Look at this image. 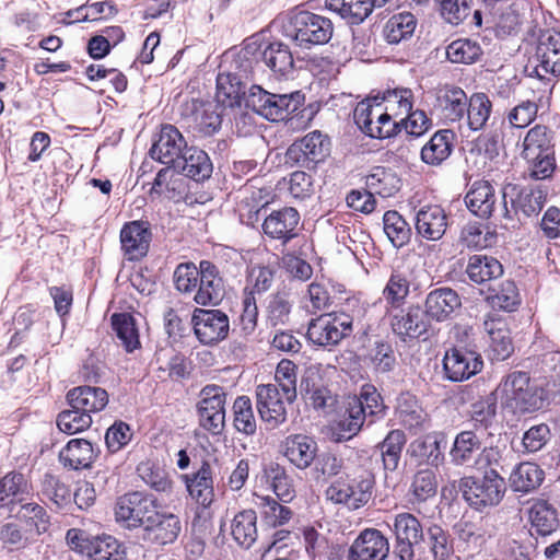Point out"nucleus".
Instances as JSON below:
<instances>
[{
	"mask_svg": "<svg viewBox=\"0 0 560 560\" xmlns=\"http://www.w3.org/2000/svg\"><path fill=\"white\" fill-rule=\"evenodd\" d=\"M173 168L195 182H203L210 178L213 165L203 150L189 147L176 160Z\"/></svg>",
	"mask_w": 560,
	"mask_h": 560,
	"instance_id": "obj_29",
	"label": "nucleus"
},
{
	"mask_svg": "<svg viewBox=\"0 0 560 560\" xmlns=\"http://www.w3.org/2000/svg\"><path fill=\"white\" fill-rule=\"evenodd\" d=\"M505 490L504 478L495 468L486 469L481 478L469 477L463 481V497L476 510L498 505Z\"/></svg>",
	"mask_w": 560,
	"mask_h": 560,
	"instance_id": "obj_6",
	"label": "nucleus"
},
{
	"mask_svg": "<svg viewBox=\"0 0 560 560\" xmlns=\"http://www.w3.org/2000/svg\"><path fill=\"white\" fill-rule=\"evenodd\" d=\"M351 331V320L346 314H324L312 319L307 328V339L319 347L338 345Z\"/></svg>",
	"mask_w": 560,
	"mask_h": 560,
	"instance_id": "obj_11",
	"label": "nucleus"
},
{
	"mask_svg": "<svg viewBox=\"0 0 560 560\" xmlns=\"http://www.w3.org/2000/svg\"><path fill=\"white\" fill-rule=\"evenodd\" d=\"M497 400L495 392H491L470 404L468 416L476 429L487 430L493 425L497 418Z\"/></svg>",
	"mask_w": 560,
	"mask_h": 560,
	"instance_id": "obj_45",
	"label": "nucleus"
},
{
	"mask_svg": "<svg viewBox=\"0 0 560 560\" xmlns=\"http://www.w3.org/2000/svg\"><path fill=\"white\" fill-rule=\"evenodd\" d=\"M410 284L406 272L394 270L382 292L386 303L392 307L401 306L410 293Z\"/></svg>",
	"mask_w": 560,
	"mask_h": 560,
	"instance_id": "obj_49",
	"label": "nucleus"
},
{
	"mask_svg": "<svg viewBox=\"0 0 560 560\" xmlns=\"http://www.w3.org/2000/svg\"><path fill=\"white\" fill-rule=\"evenodd\" d=\"M188 148L185 138L175 126L163 125L159 139L150 149V155L163 164L174 165L176 160Z\"/></svg>",
	"mask_w": 560,
	"mask_h": 560,
	"instance_id": "obj_25",
	"label": "nucleus"
},
{
	"mask_svg": "<svg viewBox=\"0 0 560 560\" xmlns=\"http://www.w3.org/2000/svg\"><path fill=\"white\" fill-rule=\"evenodd\" d=\"M233 423L234 428L245 434L253 435L256 433L257 423L254 416L250 399L247 396H240L233 404Z\"/></svg>",
	"mask_w": 560,
	"mask_h": 560,
	"instance_id": "obj_63",
	"label": "nucleus"
},
{
	"mask_svg": "<svg viewBox=\"0 0 560 560\" xmlns=\"http://www.w3.org/2000/svg\"><path fill=\"white\" fill-rule=\"evenodd\" d=\"M544 480V471L538 465L529 462L521 463L511 472L509 481L511 488L516 492H530Z\"/></svg>",
	"mask_w": 560,
	"mask_h": 560,
	"instance_id": "obj_44",
	"label": "nucleus"
},
{
	"mask_svg": "<svg viewBox=\"0 0 560 560\" xmlns=\"http://www.w3.org/2000/svg\"><path fill=\"white\" fill-rule=\"evenodd\" d=\"M535 58L537 65L535 72L537 77L546 74H560V33L555 30H547L539 35L536 46Z\"/></svg>",
	"mask_w": 560,
	"mask_h": 560,
	"instance_id": "obj_24",
	"label": "nucleus"
},
{
	"mask_svg": "<svg viewBox=\"0 0 560 560\" xmlns=\"http://www.w3.org/2000/svg\"><path fill=\"white\" fill-rule=\"evenodd\" d=\"M546 192L532 186H520L508 183L502 187L499 203V215L506 222H512L518 213L530 217L538 213L546 202Z\"/></svg>",
	"mask_w": 560,
	"mask_h": 560,
	"instance_id": "obj_3",
	"label": "nucleus"
},
{
	"mask_svg": "<svg viewBox=\"0 0 560 560\" xmlns=\"http://www.w3.org/2000/svg\"><path fill=\"white\" fill-rule=\"evenodd\" d=\"M301 94H273L259 85H252L246 96V107L271 121L287 119L301 105Z\"/></svg>",
	"mask_w": 560,
	"mask_h": 560,
	"instance_id": "obj_5",
	"label": "nucleus"
},
{
	"mask_svg": "<svg viewBox=\"0 0 560 560\" xmlns=\"http://www.w3.org/2000/svg\"><path fill=\"white\" fill-rule=\"evenodd\" d=\"M253 502L260 513L262 524L268 527L283 526L292 518V510L270 495L255 493Z\"/></svg>",
	"mask_w": 560,
	"mask_h": 560,
	"instance_id": "obj_39",
	"label": "nucleus"
},
{
	"mask_svg": "<svg viewBox=\"0 0 560 560\" xmlns=\"http://www.w3.org/2000/svg\"><path fill=\"white\" fill-rule=\"evenodd\" d=\"M246 84L236 73H219L217 77L215 100L223 107L241 106L242 101L246 103Z\"/></svg>",
	"mask_w": 560,
	"mask_h": 560,
	"instance_id": "obj_33",
	"label": "nucleus"
},
{
	"mask_svg": "<svg viewBox=\"0 0 560 560\" xmlns=\"http://www.w3.org/2000/svg\"><path fill=\"white\" fill-rule=\"evenodd\" d=\"M467 208L481 219L493 218L503 221L499 215V203L494 187L487 180L475 182L465 196Z\"/></svg>",
	"mask_w": 560,
	"mask_h": 560,
	"instance_id": "obj_20",
	"label": "nucleus"
},
{
	"mask_svg": "<svg viewBox=\"0 0 560 560\" xmlns=\"http://www.w3.org/2000/svg\"><path fill=\"white\" fill-rule=\"evenodd\" d=\"M550 153H555L553 132L544 125L532 127L523 141V158L525 160H534L539 154Z\"/></svg>",
	"mask_w": 560,
	"mask_h": 560,
	"instance_id": "obj_38",
	"label": "nucleus"
},
{
	"mask_svg": "<svg viewBox=\"0 0 560 560\" xmlns=\"http://www.w3.org/2000/svg\"><path fill=\"white\" fill-rule=\"evenodd\" d=\"M289 404L296 398V365L290 360H281L276 369L275 383Z\"/></svg>",
	"mask_w": 560,
	"mask_h": 560,
	"instance_id": "obj_62",
	"label": "nucleus"
},
{
	"mask_svg": "<svg viewBox=\"0 0 560 560\" xmlns=\"http://www.w3.org/2000/svg\"><path fill=\"white\" fill-rule=\"evenodd\" d=\"M481 55V46L469 38L456 39L446 47L447 59L453 63H474Z\"/></svg>",
	"mask_w": 560,
	"mask_h": 560,
	"instance_id": "obj_60",
	"label": "nucleus"
},
{
	"mask_svg": "<svg viewBox=\"0 0 560 560\" xmlns=\"http://www.w3.org/2000/svg\"><path fill=\"white\" fill-rule=\"evenodd\" d=\"M28 493V485L24 476L20 472H9L0 479V509L23 500V495Z\"/></svg>",
	"mask_w": 560,
	"mask_h": 560,
	"instance_id": "obj_52",
	"label": "nucleus"
},
{
	"mask_svg": "<svg viewBox=\"0 0 560 560\" xmlns=\"http://www.w3.org/2000/svg\"><path fill=\"white\" fill-rule=\"evenodd\" d=\"M504 407L514 412H533L544 406L542 389L530 381L528 373L513 371L497 387Z\"/></svg>",
	"mask_w": 560,
	"mask_h": 560,
	"instance_id": "obj_1",
	"label": "nucleus"
},
{
	"mask_svg": "<svg viewBox=\"0 0 560 560\" xmlns=\"http://www.w3.org/2000/svg\"><path fill=\"white\" fill-rule=\"evenodd\" d=\"M388 552V539L381 530L366 528L352 542L348 560H384Z\"/></svg>",
	"mask_w": 560,
	"mask_h": 560,
	"instance_id": "obj_23",
	"label": "nucleus"
},
{
	"mask_svg": "<svg viewBox=\"0 0 560 560\" xmlns=\"http://www.w3.org/2000/svg\"><path fill=\"white\" fill-rule=\"evenodd\" d=\"M485 331L489 336L488 353L491 360L503 361L514 351L511 332L502 318L488 317L483 322Z\"/></svg>",
	"mask_w": 560,
	"mask_h": 560,
	"instance_id": "obj_28",
	"label": "nucleus"
},
{
	"mask_svg": "<svg viewBox=\"0 0 560 560\" xmlns=\"http://www.w3.org/2000/svg\"><path fill=\"white\" fill-rule=\"evenodd\" d=\"M137 472L141 480L151 489L163 493L172 492L173 482L168 474L154 463L149 460L140 463L137 467Z\"/></svg>",
	"mask_w": 560,
	"mask_h": 560,
	"instance_id": "obj_56",
	"label": "nucleus"
},
{
	"mask_svg": "<svg viewBox=\"0 0 560 560\" xmlns=\"http://www.w3.org/2000/svg\"><path fill=\"white\" fill-rule=\"evenodd\" d=\"M466 273L472 282L481 284L501 277L503 266L495 257L476 254L469 257Z\"/></svg>",
	"mask_w": 560,
	"mask_h": 560,
	"instance_id": "obj_40",
	"label": "nucleus"
},
{
	"mask_svg": "<svg viewBox=\"0 0 560 560\" xmlns=\"http://www.w3.org/2000/svg\"><path fill=\"white\" fill-rule=\"evenodd\" d=\"M390 326L393 332L406 342L425 335L431 322L424 310L413 305L395 314L390 319Z\"/></svg>",
	"mask_w": 560,
	"mask_h": 560,
	"instance_id": "obj_21",
	"label": "nucleus"
},
{
	"mask_svg": "<svg viewBox=\"0 0 560 560\" xmlns=\"http://www.w3.org/2000/svg\"><path fill=\"white\" fill-rule=\"evenodd\" d=\"M89 560H121L120 546L112 536L96 537L86 549Z\"/></svg>",
	"mask_w": 560,
	"mask_h": 560,
	"instance_id": "obj_64",
	"label": "nucleus"
},
{
	"mask_svg": "<svg viewBox=\"0 0 560 560\" xmlns=\"http://www.w3.org/2000/svg\"><path fill=\"white\" fill-rule=\"evenodd\" d=\"M417 26V20L409 12L393 15L385 24L384 35L389 44H398L412 36Z\"/></svg>",
	"mask_w": 560,
	"mask_h": 560,
	"instance_id": "obj_48",
	"label": "nucleus"
},
{
	"mask_svg": "<svg viewBox=\"0 0 560 560\" xmlns=\"http://www.w3.org/2000/svg\"><path fill=\"white\" fill-rule=\"evenodd\" d=\"M381 104L388 116L395 119L398 116L407 115L412 109L413 93L406 88L388 90L384 93Z\"/></svg>",
	"mask_w": 560,
	"mask_h": 560,
	"instance_id": "obj_54",
	"label": "nucleus"
},
{
	"mask_svg": "<svg viewBox=\"0 0 560 560\" xmlns=\"http://www.w3.org/2000/svg\"><path fill=\"white\" fill-rule=\"evenodd\" d=\"M364 421V412L362 407L357 404L350 405V402H348L345 416L335 424L332 429V436L335 441H348L355 436L360 432Z\"/></svg>",
	"mask_w": 560,
	"mask_h": 560,
	"instance_id": "obj_47",
	"label": "nucleus"
},
{
	"mask_svg": "<svg viewBox=\"0 0 560 560\" xmlns=\"http://www.w3.org/2000/svg\"><path fill=\"white\" fill-rule=\"evenodd\" d=\"M112 326L127 352H132L140 346L139 334L132 315L128 313L114 314Z\"/></svg>",
	"mask_w": 560,
	"mask_h": 560,
	"instance_id": "obj_50",
	"label": "nucleus"
},
{
	"mask_svg": "<svg viewBox=\"0 0 560 560\" xmlns=\"http://www.w3.org/2000/svg\"><path fill=\"white\" fill-rule=\"evenodd\" d=\"M325 7L350 24L362 23L376 8L372 0H325Z\"/></svg>",
	"mask_w": 560,
	"mask_h": 560,
	"instance_id": "obj_41",
	"label": "nucleus"
},
{
	"mask_svg": "<svg viewBox=\"0 0 560 560\" xmlns=\"http://www.w3.org/2000/svg\"><path fill=\"white\" fill-rule=\"evenodd\" d=\"M468 101L462 88L452 84L440 86L435 92L433 113L445 125L460 122L467 114Z\"/></svg>",
	"mask_w": 560,
	"mask_h": 560,
	"instance_id": "obj_13",
	"label": "nucleus"
},
{
	"mask_svg": "<svg viewBox=\"0 0 560 560\" xmlns=\"http://www.w3.org/2000/svg\"><path fill=\"white\" fill-rule=\"evenodd\" d=\"M481 447V441L472 431L459 432L450 452L452 462L456 465H464L472 459V456Z\"/></svg>",
	"mask_w": 560,
	"mask_h": 560,
	"instance_id": "obj_55",
	"label": "nucleus"
},
{
	"mask_svg": "<svg viewBox=\"0 0 560 560\" xmlns=\"http://www.w3.org/2000/svg\"><path fill=\"white\" fill-rule=\"evenodd\" d=\"M365 185L373 196L378 195L383 198H388L399 190L400 179L393 170L375 166L365 177Z\"/></svg>",
	"mask_w": 560,
	"mask_h": 560,
	"instance_id": "obj_42",
	"label": "nucleus"
},
{
	"mask_svg": "<svg viewBox=\"0 0 560 560\" xmlns=\"http://www.w3.org/2000/svg\"><path fill=\"white\" fill-rule=\"evenodd\" d=\"M67 401L70 407L91 416L106 407L108 394L101 387L79 386L68 392Z\"/></svg>",
	"mask_w": 560,
	"mask_h": 560,
	"instance_id": "obj_31",
	"label": "nucleus"
},
{
	"mask_svg": "<svg viewBox=\"0 0 560 560\" xmlns=\"http://www.w3.org/2000/svg\"><path fill=\"white\" fill-rule=\"evenodd\" d=\"M395 412L399 423L409 431L417 433L425 429L428 415L413 395L409 393L400 394L397 398Z\"/></svg>",
	"mask_w": 560,
	"mask_h": 560,
	"instance_id": "obj_32",
	"label": "nucleus"
},
{
	"mask_svg": "<svg viewBox=\"0 0 560 560\" xmlns=\"http://www.w3.org/2000/svg\"><path fill=\"white\" fill-rule=\"evenodd\" d=\"M374 485V477L368 471L347 475L336 479L326 489V498L336 504H343L350 510H358L372 499Z\"/></svg>",
	"mask_w": 560,
	"mask_h": 560,
	"instance_id": "obj_4",
	"label": "nucleus"
},
{
	"mask_svg": "<svg viewBox=\"0 0 560 560\" xmlns=\"http://www.w3.org/2000/svg\"><path fill=\"white\" fill-rule=\"evenodd\" d=\"M200 279L194 301L202 306L219 304L225 294L224 280L217 265L200 260Z\"/></svg>",
	"mask_w": 560,
	"mask_h": 560,
	"instance_id": "obj_22",
	"label": "nucleus"
},
{
	"mask_svg": "<svg viewBox=\"0 0 560 560\" xmlns=\"http://www.w3.org/2000/svg\"><path fill=\"white\" fill-rule=\"evenodd\" d=\"M257 410L269 429H275L287 420L289 404L277 385H259L256 389Z\"/></svg>",
	"mask_w": 560,
	"mask_h": 560,
	"instance_id": "obj_16",
	"label": "nucleus"
},
{
	"mask_svg": "<svg viewBox=\"0 0 560 560\" xmlns=\"http://www.w3.org/2000/svg\"><path fill=\"white\" fill-rule=\"evenodd\" d=\"M425 533V542L434 560H448L453 553V542L448 532L439 524H431Z\"/></svg>",
	"mask_w": 560,
	"mask_h": 560,
	"instance_id": "obj_58",
	"label": "nucleus"
},
{
	"mask_svg": "<svg viewBox=\"0 0 560 560\" xmlns=\"http://www.w3.org/2000/svg\"><path fill=\"white\" fill-rule=\"evenodd\" d=\"M462 308V298L452 288L431 290L424 300V312L430 322L443 323L452 319Z\"/></svg>",
	"mask_w": 560,
	"mask_h": 560,
	"instance_id": "obj_17",
	"label": "nucleus"
},
{
	"mask_svg": "<svg viewBox=\"0 0 560 560\" xmlns=\"http://www.w3.org/2000/svg\"><path fill=\"white\" fill-rule=\"evenodd\" d=\"M180 530L182 524L177 515L155 508L149 518L144 520L140 537L145 542L165 546L173 544Z\"/></svg>",
	"mask_w": 560,
	"mask_h": 560,
	"instance_id": "obj_12",
	"label": "nucleus"
},
{
	"mask_svg": "<svg viewBox=\"0 0 560 560\" xmlns=\"http://www.w3.org/2000/svg\"><path fill=\"white\" fill-rule=\"evenodd\" d=\"M530 528L540 536L551 535L559 527L558 512L552 504L537 500L528 509Z\"/></svg>",
	"mask_w": 560,
	"mask_h": 560,
	"instance_id": "obj_37",
	"label": "nucleus"
},
{
	"mask_svg": "<svg viewBox=\"0 0 560 560\" xmlns=\"http://www.w3.org/2000/svg\"><path fill=\"white\" fill-rule=\"evenodd\" d=\"M189 497L199 505L209 508L214 500L213 471L208 462L191 472L182 475Z\"/></svg>",
	"mask_w": 560,
	"mask_h": 560,
	"instance_id": "obj_27",
	"label": "nucleus"
},
{
	"mask_svg": "<svg viewBox=\"0 0 560 560\" xmlns=\"http://www.w3.org/2000/svg\"><path fill=\"white\" fill-rule=\"evenodd\" d=\"M284 456L299 469H305L313 463L317 444L310 436L295 434L288 436L283 444Z\"/></svg>",
	"mask_w": 560,
	"mask_h": 560,
	"instance_id": "obj_34",
	"label": "nucleus"
},
{
	"mask_svg": "<svg viewBox=\"0 0 560 560\" xmlns=\"http://www.w3.org/2000/svg\"><path fill=\"white\" fill-rule=\"evenodd\" d=\"M350 405H360L364 412V420L370 418V422L385 415V405L383 398L372 385H364L359 397H353Z\"/></svg>",
	"mask_w": 560,
	"mask_h": 560,
	"instance_id": "obj_59",
	"label": "nucleus"
},
{
	"mask_svg": "<svg viewBox=\"0 0 560 560\" xmlns=\"http://www.w3.org/2000/svg\"><path fill=\"white\" fill-rule=\"evenodd\" d=\"M357 126L366 136L375 139H386L400 132V125L392 119L382 104L370 100L358 103L353 112Z\"/></svg>",
	"mask_w": 560,
	"mask_h": 560,
	"instance_id": "obj_7",
	"label": "nucleus"
},
{
	"mask_svg": "<svg viewBox=\"0 0 560 560\" xmlns=\"http://www.w3.org/2000/svg\"><path fill=\"white\" fill-rule=\"evenodd\" d=\"M95 457L92 443L84 439L70 440L59 453L62 465L74 470L89 468Z\"/></svg>",
	"mask_w": 560,
	"mask_h": 560,
	"instance_id": "obj_35",
	"label": "nucleus"
},
{
	"mask_svg": "<svg viewBox=\"0 0 560 560\" xmlns=\"http://www.w3.org/2000/svg\"><path fill=\"white\" fill-rule=\"evenodd\" d=\"M149 224L143 221L126 223L120 231V243L124 255L128 260H139L149 250L151 242Z\"/></svg>",
	"mask_w": 560,
	"mask_h": 560,
	"instance_id": "obj_26",
	"label": "nucleus"
},
{
	"mask_svg": "<svg viewBox=\"0 0 560 560\" xmlns=\"http://www.w3.org/2000/svg\"><path fill=\"white\" fill-rule=\"evenodd\" d=\"M447 225V215L444 209L438 205L422 207L415 218L417 233L428 241L441 240Z\"/></svg>",
	"mask_w": 560,
	"mask_h": 560,
	"instance_id": "obj_30",
	"label": "nucleus"
},
{
	"mask_svg": "<svg viewBox=\"0 0 560 560\" xmlns=\"http://www.w3.org/2000/svg\"><path fill=\"white\" fill-rule=\"evenodd\" d=\"M389 528L395 537L392 560H412L415 547L424 541V529L419 518L410 512L392 517Z\"/></svg>",
	"mask_w": 560,
	"mask_h": 560,
	"instance_id": "obj_8",
	"label": "nucleus"
},
{
	"mask_svg": "<svg viewBox=\"0 0 560 560\" xmlns=\"http://www.w3.org/2000/svg\"><path fill=\"white\" fill-rule=\"evenodd\" d=\"M481 355L463 348L447 350L443 358L445 377L452 382H463L482 370Z\"/></svg>",
	"mask_w": 560,
	"mask_h": 560,
	"instance_id": "obj_15",
	"label": "nucleus"
},
{
	"mask_svg": "<svg viewBox=\"0 0 560 560\" xmlns=\"http://www.w3.org/2000/svg\"><path fill=\"white\" fill-rule=\"evenodd\" d=\"M334 33L332 22L310 11H298L289 15L285 35L302 48L328 43Z\"/></svg>",
	"mask_w": 560,
	"mask_h": 560,
	"instance_id": "obj_2",
	"label": "nucleus"
},
{
	"mask_svg": "<svg viewBox=\"0 0 560 560\" xmlns=\"http://www.w3.org/2000/svg\"><path fill=\"white\" fill-rule=\"evenodd\" d=\"M191 320L195 335L203 345L218 343L229 334V317L220 310L196 308Z\"/></svg>",
	"mask_w": 560,
	"mask_h": 560,
	"instance_id": "obj_14",
	"label": "nucleus"
},
{
	"mask_svg": "<svg viewBox=\"0 0 560 560\" xmlns=\"http://www.w3.org/2000/svg\"><path fill=\"white\" fill-rule=\"evenodd\" d=\"M454 133L448 129L434 132L421 149V161L431 166L441 165L453 151Z\"/></svg>",
	"mask_w": 560,
	"mask_h": 560,
	"instance_id": "obj_36",
	"label": "nucleus"
},
{
	"mask_svg": "<svg viewBox=\"0 0 560 560\" xmlns=\"http://www.w3.org/2000/svg\"><path fill=\"white\" fill-rule=\"evenodd\" d=\"M468 102L465 115L467 126L471 131L482 130L490 118L492 103L486 93H474Z\"/></svg>",
	"mask_w": 560,
	"mask_h": 560,
	"instance_id": "obj_46",
	"label": "nucleus"
},
{
	"mask_svg": "<svg viewBox=\"0 0 560 560\" xmlns=\"http://www.w3.org/2000/svg\"><path fill=\"white\" fill-rule=\"evenodd\" d=\"M384 232L394 247L405 246L411 237V228L397 211H386L383 215Z\"/></svg>",
	"mask_w": 560,
	"mask_h": 560,
	"instance_id": "obj_53",
	"label": "nucleus"
},
{
	"mask_svg": "<svg viewBox=\"0 0 560 560\" xmlns=\"http://www.w3.org/2000/svg\"><path fill=\"white\" fill-rule=\"evenodd\" d=\"M234 540L244 548H249L257 539V514L254 510L238 512L231 522Z\"/></svg>",
	"mask_w": 560,
	"mask_h": 560,
	"instance_id": "obj_43",
	"label": "nucleus"
},
{
	"mask_svg": "<svg viewBox=\"0 0 560 560\" xmlns=\"http://www.w3.org/2000/svg\"><path fill=\"white\" fill-rule=\"evenodd\" d=\"M406 435L401 430H392L380 444L384 469L395 471L398 467Z\"/></svg>",
	"mask_w": 560,
	"mask_h": 560,
	"instance_id": "obj_51",
	"label": "nucleus"
},
{
	"mask_svg": "<svg viewBox=\"0 0 560 560\" xmlns=\"http://www.w3.org/2000/svg\"><path fill=\"white\" fill-rule=\"evenodd\" d=\"M438 489V481L432 469L419 470L412 479L409 493L412 495L411 503H422L434 497Z\"/></svg>",
	"mask_w": 560,
	"mask_h": 560,
	"instance_id": "obj_61",
	"label": "nucleus"
},
{
	"mask_svg": "<svg viewBox=\"0 0 560 560\" xmlns=\"http://www.w3.org/2000/svg\"><path fill=\"white\" fill-rule=\"evenodd\" d=\"M158 508L156 499L140 491L128 492L116 501L115 520L128 529L142 528L144 520Z\"/></svg>",
	"mask_w": 560,
	"mask_h": 560,
	"instance_id": "obj_9",
	"label": "nucleus"
},
{
	"mask_svg": "<svg viewBox=\"0 0 560 560\" xmlns=\"http://www.w3.org/2000/svg\"><path fill=\"white\" fill-rule=\"evenodd\" d=\"M299 222V211L292 207H284L266 215L261 228L268 238L287 244L298 235Z\"/></svg>",
	"mask_w": 560,
	"mask_h": 560,
	"instance_id": "obj_19",
	"label": "nucleus"
},
{
	"mask_svg": "<svg viewBox=\"0 0 560 560\" xmlns=\"http://www.w3.org/2000/svg\"><path fill=\"white\" fill-rule=\"evenodd\" d=\"M329 148L328 138L319 131H313L291 144L287 151V158L292 162L308 166L310 163L316 164L323 161L329 154Z\"/></svg>",
	"mask_w": 560,
	"mask_h": 560,
	"instance_id": "obj_18",
	"label": "nucleus"
},
{
	"mask_svg": "<svg viewBox=\"0 0 560 560\" xmlns=\"http://www.w3.org/2000/svg\"><path fill=\"white\" fill-rule=\"evenodd\" d=\"M262 60L275 73L285 74L293 68V56L282 43H271L262 51Z\"/></svg>",
	"mask_w": 560,
	"mask_h": 560,
	"instance_id": "obj_57",
	"label": "nucleus"
},
{
	"mask_svg": "<svg viewBox=\"0 0 560 560\" xmlns=\"http://www.w3.org/2000/svg\"><path fill=\"white\" fill-rule=\"evenodd\" d=\"M226 394L221 386L207 385L197 404L200 425L212 434H220L225 425Z\"/></svg>",
	"mask_w": 560,
	"mask_h": 560,
	"instance_id": "obj_10",
	"label": "nucleus"
}]
</instances>
